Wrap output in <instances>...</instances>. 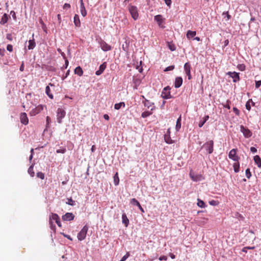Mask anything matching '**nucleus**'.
I'll return each instance as SVG.
<instances>
[{
	"mask_svg": "<svg viewBox=\"0 0 261 261\" xmlns=\"http://www.w3.org/2000/svg\"><path fill=\"white\" fill-rule=\"evenodd\" d=\"M99 44L101 49L104 51H109L112 48L111 46L103 40H101Z\"/></svg>",
	"mask_w": 261,
	"mask_h": 261,
	"instance_id": "nucleus-13",
	"label": "nucleus"
},
{
	"mask_svg": "<svg viewBox=\"0 0 261 261\" xmlns=\"http://www.w3.org/2000/svg\"><path fill=\"white\" fill-rule=\"evenodd\" d=\"M68 201L66 202V204L69 205L74 206L75 205V202L71 198H68Z\"/></svg>",
	"mask_w": 261,
	"mask_h": 261,
	"instance_id": "nucleus-40",
	"label": "nucleus"
},
{
	"mask_svg": "<svg viewBox=\"0 0 261 261\" xmlns=\"http://www.w3.org/2000/svg\"><path fill=\"white\" fill-rule=\"evenodd\" d=\"M181 117L180 116L177 119V120L176 121V123L175 129L177 131H178L179 130V129L181 128Z\"/></svg>",
	"mask_w": 261,
	"mask_h": 261,
	"instance_id": "nucleus-28",
	"label": "nucleus"
},
{
	"mask_svg": "<svg viewBox=\"0 0 261 261\" xmlns=\"http://www.w3.org/2000/svg\"><path fill=\"white\" fill-rule=\"evenodd\" d=\"M66 151V149L65 147H61L59 149L56 150V152L58 153H64Z\"/></svg>",
	"mask_w": 261,
	"mask_h": 261,
	"instance_id": "nucleus-39",
	"label": "nucleus"
},
{
	"mask_svg": "<svg viewBox=\"0 0 261 261\" xmlns=\"http://www.w3.org/2000/svg\"><path fill=\"white\" fill-rule=\"evenodd\" d=\"M227 74L229 75L231 77H232L233 79V82L234 83H237L238 81H239L240 80V76H239V73H238V72H236L235 71H234V72H230V71L228 72L227 73Z\"/></svg>",
	"mask_w": 261,
	"mask_h": 261,
	"instance_id": "nucleus-12",
	"label": "nucleus"
},
{
	"mask_svg": "<svg viewBox=\"0 0 261 261\" xmlns=\"http://www.w3.org/2000/svg\"><path fill=\"white\" fill-rule=\"evenodd\" d=\"M130 203L134 205H136L142 213H144V210L140 205L139 201L135 198H133L130 200Z\"/></svg>",
	"mask_w": 261,
	"mask_h": 261,
	"instance_id": "nucleus-18",
	"label": "nucleus"
},
{
	"mask_svg": "<svg viewBox=\"0 0 261 261\" xmlns=\"http://www.w3.org/2000/svg\"><path fill=\"white\" fill-rule=\"evenodd\" d=\"M122 222L125 227H127L129 224V220L128 219L125 213H123L122 215Z\"/></svg>",
	"mask_w": 261,
	"mask_h": 261,
	"instance_id": "nucleus-22",
	"label": "nucleus"
},
{
	"mask_svg": "<svg viewBox=\"0 0 261 261\" xmlns=\"http://www.w3.org/2000/svg\"><path fill=\"white\" fill-rule=\"evenodd\" d=\"M69 73H70V70L68 69L67 71H66V73H65V75L63 76L62 77V80H64L65 79L67 78V77L69 75Z\"/></svg>",
	"mask_w": 261,
	"mask_h": 261,
	"instance_id": "nucleus-50",
	"label": "nucleus"
},
{
	"mask_svg": "<svg viewBox=\"0 0 261 261\" xmlns=\"http://www.w3.org/2000/svg\"><path fill=\"white\" fill-rule=\"evenodd\" d=\"M165 141L167 144H172L173 143V141L171 139L170 136L167 135H165Z\"/></svg>",
	"mask_w": 261,
	"mask_h": 261,
	"instance_id": "nucleus-38",
	"label": "nucleus"
},
{
	"mask_svg": "<svg viewBox=\"0 0 261 261\" xmlns=\"http://www.w3.org/2000/svg\"><path fill=\"white\" fill-rule=\"evenodd\" d=\"M43 109V106L40 105L36 107L34 109H32L30 114L31 116H35L39 114Z\"/></svg>",
	"mask_w": 261,
	"mask_h": 261,
	"instance_id": "nucleus-10",
	"label": "nucleus"
},
{
	"mask_svg": "<svg viewBox=\"0 0 261 261\" xmlns=\"http://www.w3.org/2000/svg\"><path fill=\"white\" fill-rule=\"evenodd\" d=\"M70 8V5L69 4L65 3L63 6V9L65 10L68 9Z\"/></svg>",
	"mask_w": 261,
	"mask_h": 261,
	"instance_id": "nucleus-55",
	"label": "nucleus"
},
{
	"mask_svg": "<svg viewBox=\"0 0 261 261\" xmlns=\"http://www.w3.org/2000/svg\"><path fill=\"white\" fill-rule=\"evenodd\" d=\"M191 178L195 182L201 181L204 178L201 174H195L193 172L191 171L190 173Z\"/></svg>",
	"mask_w": 261,
	"mask_h": 261,
	"instance_id": "nucleus-7",
	"label": "nucleus"
},
{
	"mask_svg": "<svg viewBox=\"0 0 261 261\" xmlns=\"http://www.w3.org/2000/svg\"><path fill=\"white\" fill-rule=\"evenodd\" d=\"M63 235L64 236V237H65L66 238H67L68 239H69V240H70L71 241L72 240V238H71V237L69 235L66 234H64V233H63Z\"/></svg>",
	"mask_w": 261,
	"mask_h": 261,
	"instance_id": "nucleus-64",
	"label": "nucleus"
},
{
	"mask_svg": "<svg viewBox=\"0 0 261 261\" xmlns=\"http://www.w3.org/2000/svg\"><path fill=\"white\" fill-rule=\"evenodd\" d=\"M255 248L254 246L252 247H244L242 251L244 252L247 253V249H254Z\"/></svg>",
	"mask_w": 261,
	"mask_h": 261,
	"instance_id": "nucleus-47",
	"label": "nucleus"
},
{
	"mask_svg": "<svg viewBox=\"0 0 261 261\" xmlns=\"http://www.w3.org/2000/svg\"><path fill=\"white\" fill-rule=\"evenodd\" d=\"M197 205L198 206L201 208H204L206 206V205L204 201L202 200L198 199Z\"/></svg>",
	"mask_w": 261,
	"mask_h": 261,
	"instance_id": "nucleus-36",
	"label": "nucleus"
},
{
	"mask_svg": "<svg viewBox=\"0 0 261 261\" xmlns=\"http://www.w3.org/2000/svg\"><path fill=\"white\" fill-rule=\"evenodd\" d=\"M245 174L247 178H250L251 176V173L249 168H247L245 171Z\"/></svg>",
	"mask_w": 261,
	"mask_h": 261,
	"instance_id": "nucleus-42",
	"label": "nucleus"
},
{
	"mask_svg": "<svg viewBox=\"0 0 261 261\" xmlns=\"http://www.w3.org/2000/svg\"><path fill=\"white\" fill-rule=\"evenodd\" d=\"M228 157L234 161H238L239 158L237 155V149H231L229 152Z\"/></svg>",
	"mask_w": 261,
	"mask_h": 261,
	"instance_id": "nucleus-11",
	"label": "nucleus"
},
{
	"mask_svg": "<svg viewBox=\"0 0 261 261\" xmlns=\"http://www.w3.org/2000/svg\"><path fill=\"white\" fill-rule=\"evenodd\" d=\"M240 131L243 133L244 137L246 138H250L252 135V132L248 128L245 127L243 125L240 126Z\"/></svg>",
	"mask_w": 261,
	"mask_h": 261,
	"instance_id": "nucleus-6",
	"label": "nucleus"
},
{
	"mask_svg": "<svg viewBox=\"0 0 261 261\" xmlns=\"http://www.w3.org/2000/svg\"><path fill=\"white\" fill-rule=\"evenodd\" d=\"M202 147L205 149L206 152L211 154L214 151V142L213 140H210L205 142L202 146Z\"/></svg>",
	"mask_w": 261,
	"mask_h": 261,
	"instance_id": "nucleus-1",
	"label": "nucleus"
},
{
	"mask_svg": "<svg viewBox=\"0 0 261 261\" xmlns=\"http://www.w3.org/2000/svg\"><path fill=\"white\" fill-rule=\"evenodd\" d=\"M223 15H226V16L227 17V19H229L230 18V15L228 14V12H223Z\"/></svg>",
	"mask_w": 261,
	"mask_h": 261,
	"instance_id": "nucleus-61",
	"label": "nucleus"
},
{
	"mask_svg": "<svg viewBox=\"0 0 261 261\" xmlns=\"http://www.w3.org/2000/svg\"><path fill=\"white\" fill-rule=\"evenodd\" d=\"M230 103V101L229 100H228L226 101V104L223 105V107L224 108H226L227 109L229 110L230 109V105H229Z\"/></svg>",
	"mask_w": 261,
	"mask_h": 261,
	"instance_id": "nucleus-49",
	"label": "nucleus"
},
{
	"mask_svg": "<svg viewBox=\"0 0 261 261\" xmlns=\"http://www.w3.org/2000/svg\"><path fill=\"white\" fill-rule=\"evenodd\" d=\"M34 164H33L28 169V173L31 175V177H34L35 175V173L33 171Z\"/></svg>",
	"mask_w": 261,
	"mask_h": 261,
	"instance_id": "nucleus-32",
	"label": "nucleus"
},
{
	"mask_svg": "<svg viewBox=\"0 0 261 261\" xmlns=\"http://www.w3.org/2000/svg\"><path fill=\"white\" fill-rule=\"evenodd\" d=\"M88 230V226L87 225H85L77 234V237L79 240L83 241L86 238Z\"/></svg>",
	"mask_w": 261,
	"mask_h": 261,
	"instance_id": "nucleus-3",
	"label": "nucleus"
},
{
	"mask_svg": "<svg viewBox=\"0 0 261 261\" xmlns=\"http://www.w3.org/2000/svg\"><path fill=\"white\" fill-rule=\"evenodd\" d=\"M209 203L211 205L215 206L217 205L218 202L215 200H212L209 202Z\"/></svg>",
	"mask_w": 261,
	"mask_h": 261,
	"instance_id": "nucleus-54",
	"label": "nucleus"
},
{
	"mask_svg": "<svg viewBox=\"0 0 261 261\" xmlns=\"http://www.w3.org/2000/svg\"><path fill=\"white\" fill-rule=\"evenodd\" d=\"M6 37H7V39H8L9 40H12V37L11 34H7Z\"/></svg>",
	"mask_w": 261,
	"mask_h": 261,
	"instance_id": "nucleus-63",
	"label": "nucleus"
},
{
	"mask_svg": "<svg viewBox=\"0 0 261 261\" xmlns=\"http://www.w3.org/2000/svg\"><path fill=\"white\" fill-rule=\"evenodd\" d=\"M129 256V253L127 252L121 258L119 261H125Z\"/></svg>",
	"mask_w": 261,
	"mask_h": 261,
	"instance_id": "nucleus-44",
	"label": "nucleus"
},
{
	"mask_svg": "<svg viewBox=\"0 0 261 261\" xmlns=\"http://www.w3.org/2000/svg\"><path fill=\"white\" fill-rule=\"evenodd\" d=\"M7 49L10 52L13 51V46L11 44H8L7 46Z\"/></svg>",
	"mask_w": 261,
	"mask_h": 261,
	"instance_id": "nucleus-52",
	"label": "nucleus"
},
{
	"mask_svg": "<svg viewBox=\"0 0 261 261\" xmlns=\"http://www.w3.org/2000/svg\"><path fill=\"white\" fill-rule=\"evenodd\" d=\"M208 119L209 116L208 115L205 116V117L203 118V120L200 121L198 124L199 127H201Z\"/></svg>",
	"mask_w": 261,
	"mask_h": 261,
	"instance_id": "nucleus-31",
	"label": "nucleus"
},
{
	"mask_svg": "<svg viewBox=\"0 0 261 261\" xmlns=\"http://www.w3.org/2000/svg\"><path fill=\"white\" fill-rule=\"evenodd\" d=\"M170 89L171 88L169 86H167L163 89L161 94L163 98L168 99L172 97L170 92Z\"/></svg>",
	"mask_w": 261,
	"mask_h": 261,
	"instance_id": "nucleus-4",
	"label": "nucleus"
},
{
	"mask_svg": "<svg viewBox=\"0 0 261 261\" xmlns=\"http://www.w3.org/2000/svg\"><path fill=\"white\" fill-rule=\"evenodd\" d=\"M45 93L50 98H53L54 96L51 93L50 89L49 86H47L45 88Z\"/></svg>",
	"mask_w": 261,
	"mask_h": 261,
	"instance_id": "nucleus-27",
	"label": "nucleus"
},
{
	"mask_svg": "<svg viewBox=\"0 0 261 261\" xmlns=\"http://www.w3.org/2000/svg\"><path fill=\"white\" fill-rule=\"evenodd\" d=\"M68 61L67 59H65V64L61 68L62 70H63L64 69H66L68 66Z\"/></svg>",
	"mask_w": 261,
	"mask_h": 261,
	"instance_id": "nucleus-48",
	"label": "nucleus"
},
{
	"mask_svg": "<svg viewBox=\"0 0 261 261\" xmlns=\"http://www.w3.org/2000/svg\"><path fill=\"white\" fill-rule=\"evenodd\" d=\"M152 112L149 111L143 112L141 114V117L143 118H145L152 114Z\"/></svg>",
	"mask_w": 261,
	"mask_h": 261,
	"instance_id": "nucleus-35",
	"label": "nucleus"
},
{
	"mask_svg": "<svg viewBox=\"0 0 261 261\" xmlns=\"http://www.w3.org/2000/svg\"><path fill=\"white\" fill-rule=\"evenodd\" d=\"M196 35V31H192L189 30L187 32L186 36L188 39H190L191 38H193V37H195Z\"/></svg>",
	"mask_w": 261,
	"mask_h": 261,
	"instance_id": "nucleus-26",
	"label": "nucleus"
},
{
	"mask_svg": "<svg viewBox=\"0 0 261 261\" xmlns=\"http://www.w3.org/2000/svg\"><path fill=\"white\" fill-rule=\"evenodd\" d=\"M233 111L234 112L236 115H239L240 111L237 108L234 107L233 108Z\"/></svg>",
	"mask_w": 261,
	"mask_h": 261,
	"instance_id": "nucleus-53",
	"label": "nucleus"
},
{
	"mask_svg": "<svg viewBox=\"0 0 261 261\" xmlns=\"http://www.w3.org/2000/svg\"><path fill=\"white\" fill-rule=\"evenodd\" d=\"M238 68L241 71L245 70V66L244 64H239L238 65Z\"/></svg>",
	"mask_w": 261,
	"mask_h": 261,
	"instance_id": "nucleus-45",
	"label": "nucleus"
},
{
	"mask_svg": "<svg viewBox=\"0 0 261 261\" xmlns=\"http://www.w3.org/2000/svg\"><path fill=\"white\" fill-rule=\"evenodd\" d=\"M106 67H107V63L103 62L102 64H101L99 66L98 70H97L95 72V74L96 75H100V74H101L104 71V70L106 68Z\"/></svg>",
	"mask_w": 261,
	"mask_h": 261,
	"instance_id": "nucleus-16",
	"label": "nucleus"
},
{
	"mask_svg": "<svg viewBox=\"0 0 261 261\" xmlns=\"http://www.w3.org/2000/svg\"><path fill=\"white\" fill-rule=\"evenodd\" d=\"M37 177L41 179H43L44 178V174L42 172H38L37 173Z\"/></svg>",
	"mask_w": 261,
	"mask_h": 261,
	"instance_id": "nucleus-41",
	"label": "nucleus"
},
{
	"mask_svg": "<svg viewBox=\"0 0 261 261\" xmlns=\"http://www.w3.org/2000/svg\"><path fill=\"white\" fill-rule=\"evenodd\" d=\"M8 16L7 14L5 13L2 17L0 23L2 24H4L8 21Z\"/></svg>",
	"mask_w": 261,
	"mask_h": 261,
	"instance_id": "nucleus-29",
	"label": "nucleus"
},
{
	"mask_svg": "<svg viewBox=\"0 0 261 261\" xmlns=\"http://www.w3.org/2000/svg\"><path fill=\"white\" fill-rule=\"evenodd\" d=\"M261 86V81H255V88H258Z\"/></svg>",
	"mask_w": 261,
	"mask_h": 261,
	"instance_id": "nucleus-51",
	"label": "nucleus"
},
{
	"mask_svg": "<svg viewBox=\"0 0 261 261\" xmlns=\"http://www.w3.org/2000/svg\"><path fill=\"white\" fill-rule=\"evenodd\" d=\"M154 20L157 21L159 23H161L162 22L163 20L162 18V16L161 15H158L154 16Z\"/></svg>",
	"mask_w": 261,
	"mask_h": 261,
	"instance_id": "nucleus-37",
	"label": "nucleus"
},
{
	"mask_svg": "<svg viewBox=\"0 0 261 261\" xmlns=\"http://www.w3.org/2000/svg\"><path fill=\"white\" fill-rule=\"evenodd\" d=\"M50 121H51V120H50V118H49V117L47 116L46 119V127H48V125H49V123L50 122Z\"/></svg>",
	"mask_w": 261,
	"mask_h": 261,
	"instance_id": "nucleus-57",
	"label": "nucleus"
},
{
	"mask_svg": "<svg viewBox=\"0 0 261 261\" xmlns=\"http://www.w3.org/2000/svg\"><path fill=\"white\" fill-rule=\"evenodd\" d=\"M73 22L74 25L76 27H80L81 26V21L80 20L79 16L77 14H75L73 18Z\"/></svg>",
	"mask_w": 261,
	"mask_h": 261,
	"instance_id": "nucleus-21",
	"label": "nucleus"
},
{
	"mask_svg": "<svg viewBox=\"0 0 261 261\" xmlns=\"http://www.w3.org/2000/svg\"><path fill=\"white\" fill-rule=\"evenodd\" d=\"M74 73L77 75L81 76L83 74L82 68L80 66L76 67L74 69Z\"/></svg>",
	"mask_w": 261,
	"mask_h": 261,
	"instance_id": "nucleus-25",
	"label": "nucleus"
},
{
	"mask_svg": "<svg viewBox=\"0 0 261 261\" xmlns=\"http://www.w3.org/2000/svg\"><path fill=\"white\" fill-rule=\"evenodd\" d=\"M114 184L115 186H117L119 185V178L118 177V173H116V174L114 175Z\"/></svg>",
	"mask_w": 261,
	"mask_h": 261,
	"instance_id": "nucleus-34",
	"label": "nucleus"
},
{
	"mask_svg": "<svg viewBox=\"0 0 261 261\" xmlns=\"http://www.w3.org/2000/svg\"><path fill=\"white\" fill-rule=\"evenodd\" d=\"M159 259L160 260H166L167 259V257L166 256H165V255L161 256L159 258Z\"/></svg>",
	"mask_w": 261,
	"mask_h": 261,
	"instance_id": "nucleus-58",
	"label": "nucleus"
},
{
	"mask_svg": "<svg viewBox=\"0 0 261 261\" xmlns=\"http://www.w3.org/2000/svg\"><path fill=\"white\" fill-rule=\"evenodd\" d=\"M66 115L65 111L62 108H58L57 111V120L59 123H61L62 119Z\"/></svg>",
	"mask_w": 261,
	"mask_h": 261,
	"instance_id": "nucleus-2",
	"label": "nucleus"
},
{
	"mask_svg": "<svg viewBox=\"0 0 261 261\" xmlns=\"http://www.w3.org/2000/svg\"><path fill=\"white\" fill-rule=\"evenodd\" d=\"M246 108L248 111H250L251 109V106L249 101H247L246 103Z\"/></svg>",
	"mask_w": 261,
	"mask_h": 261,
	"instance_id": "nucleus-56",
	"label": "nucleus"
},
{
	"mask_svg": "<svg viewBox=\"0 0 261 261\" xmlns=\"http://www.w3.org/2000/svg\"><path fill=\"white\" fill-rule=\"evenodd\" d=\"M128 10L132 18L135 20H137L139 16L137 8L136 6H129Z\"/></svg>",
	"mask_w": 261,
	"mask_h": 261,
	"instance_id": "nucleus-5",
	"label": "nucleus"
},
{
	"mask_svg": "<svg viewBox=\"0 0 261 261\" xmlns=\"http://www.w3.org/2000/svg\"><path fill=\"white\" fill-rule=\"evenodd\" d=\"M168 48L171 51H174L176 49V47L174 44H168Z\"/></svg>",
	"mask_w": 261,
	"mask_h": 261,
	"instance_id": "nucleus-46",
	"label": "nucleus"
},
{
	"mask_svg": "<svg viewBox=\"0 0 261 261\" xmlns=\"http://www.w3.org/2000/svg\"><path fill=\"white\" fill-rule=\"evenodd\" d=\"M59 218L58 215L57 214L52 213L51 215L49 217V223L51 225L53 222L51 220H55V222L58 220Z\"/></svg>",
	"mask_w": 261,
	"mask_h": 261,
	"instance_id": "nucleus-24",
	"label": "nucleus"
},
{
	"mask_svg": "<svg viewBox=\"0 0 261 261\" xmlns=\"http://www.w3.org/2000/svg\"><path fill=\"white\" fill-rule=\"evenodd\" d=\"M175 68V66L174 65H171V66H169L167 67H166L164 70V71H165V72H167V71H171V70H173Z\"/></svg>",
	"mask_w": 261,
	"mask_h": 261,
	"instance_id": "nucleus-43",
	"label": "nucleus"
},
{
	"mask_svg": "<svg viewBox=\"0 0 261 261\" xmlns=\"http://www.w3.org/2000/svg\"><path fill=\"white\" fill-rule=\"evenodd\" d=\"M233 167L234 169V171L235 173H238L239 172L240 170V164L237 161V162L234 163L233 165Z\"/></svg>",
	"mask_w": 261,
	"mask_h": 261,
	"instance_id": "nucleus-33",
	"label": "nucleus"
},
{
	"mask_svg": "<svg viewBox=\"0 0 261 261\" xmlns=\"http://www.w3.org/2000/svg\"><path fill=\"white\" fill-rule=\"evenodd\" d=\"M80 12L81 13V15L83 17H85L87 15V11L85 9L84 4L83 2V0H80Z\"/></svg>",
	"mask_w": 261,
	"mask_h": 261,
	"instance_id": "nucleus-17",
	"label": "nucleus"
},
{
	"mask_svg": "<svg viewBox=\"0 0 261 261\" xmlns=\"http://www.w3.org/2000/svg\"><path fill=\"white\" fill-rule=\"evenodd\" d=\"M20 119L21 123L27 125L28 124L29 119L25 113H21L20 115Z\"/></svg>",
	"mask_w": 261,
	"mask_h": 261,
	"instance_id": "nucleus-15",
	"label": "nucleus"
},
{
	"mask_svg": "<svg viewBox=\"0 0 261 261\" xmlns=\"http://www.w3.org/2000/svg\"><path fill=\"white\" fill-rule=\"evenodd\" d=\"M253 160L255 164L258 166V167L261 168V159L259 155H255L254 156Z\"/></svg>",
	"mask_w": 261,
	"mask_h": 261,
	"instance_id": "nucleus-23",
	"label": "nucleus"
},
{
	"mask_svg": "<svg viewBox=\"0 0 261 261\" xmlns=\"http://www.w3.org/2000/svg\"><path fill=\"white\" fill-rule=\"evenodd\" d=\"M250 151L252 153H255L257 152V149L254 147H251L250 148Z\"/></svg>",
	"mask_w": 261,
	"mask_h": 261,
	"instance_id": "nucleus-60",
	"label": "nucleus"
},
{
	"mask_svg": "<svg viewBox=\"0 0 261 261\" xmlns=\"http://www.w3.org/2000/svg\"><path fill=\"white\" fill-rule=\"evenodd\" d=\"M74 215L72 213H66L62 216V220L66 221H70L73 220L74 218Z\"/></svg>",
	"mask_w": 261,
	"mask_h": 261,
	"instance_id": "nucleus-14",
	"label": "nucleus"
},
{
	"mask_svg": "<svg viewBox=\"0 0 261 261\" xmlns=\"http://www.w3.org/2000/svg\"><path fill=\"white\" fill-rule=\"evenodd\" d=\"M32 39H30L29 40L28 49L29 50L34 49L36 46V43L34 39V34L32 35Z\"/></svg>",
	"mask_w": 261,
	"mask_h": 261,
	"instance_id": "nucleus-20",
	"label": "nucleus"
},
{
	"mask_svg": "<svg viewBox=\"0 0 261 261\" xmlns=\"http://www.w3.org/2000/svg\"><path fill=\"white\" fill-rule=\"evenodd\" d=\"M184 68L186 74L188 76V80H191L192 76L191 74V65L189 62H187L185 64Z\"/></svg>",
	"mask_w": 261,
	"mask_h": 261,
	"instance_id": "nucleus-8",
	"label": "nucleus"
},
{
	"mask_svg": "<svg viewBox=\"0 0 261 261\" xmlns=\"http://www.w3.org/2000/svg\"><path fill=\"white\" fill-rule=\"evenodd\" d=\"M182 84V79L181 77H176L174 81V87L176 88H179Z\"/></svg>",
	"mask_w": 261,
	"mask_h": 261,
	"instance_id": "nucleus-19",
	"label": "nucleus"
},
{
	"mask_svg": "<svg viewBox=\"0 0 261 261\" xmlns=\"http://www.w3.org/2000/svg\"><path fill=\"white\" fill-rule=\"evenodd\" d=\"M58 51L62 55V56L65 59L66 57H65V54L62 51L61 49L60 48H58L57 49Z\"/></svg>",
	"mask_w": 261,
	"mask_h": 261,
	"instance_id": "nucleus-59",
	"label": "nucleus"
},
{
	"mask_svg": "<svg viewBox=\"0 0 261 261\" xmlns=\"http://www.w3.org/2000/svg\"><path fill=\"white\" fill-rule=\"evenodd\" d=\"M125 106V105L124 102H120L119 103L115 104L114 109L116 110H119L122 107L124 108Z\"/></svg>",
	"mask_w": 261,
	"mask_h": 261,
	"instance_id": "nucleus-30",
	"label": "nucleus"
},
{
	"mask_svg": "<svg viewBox=\"0 0 261 261\" xmlns=\"http://www.w3.org/2000/svg\"><path fill=\"white\" fill-rule=\"evenodd\" d=\"M141 97L144 99L142 101V103L144 104L145 107H147L148 109L150 108V110L152 111L154 109V107H152V106L154 105V103L150 101L149 100L146 99L144 97V96L142 95Z\"/></svg>",
	"mask_w": 261,
	"mask_h": 261,
	"instance_id": "nucleus-9",
	"label": "nucleus"
},
{
	"mask_svg": "<svg viewBox=\"0 0 261 261\" xmlns=\"http://www.w3.org/2000/svg\"><path fill=\"white\" fill-rule=\"evenodd\" d=\"M166 5L168 6H170L171 4V0H164Z\"/></svg>",
	"mask_w": 261,
	"mask_h": 261,
	"instance_id": "nucleus-62",
	"label": "nucleus"
}]
</instances>
